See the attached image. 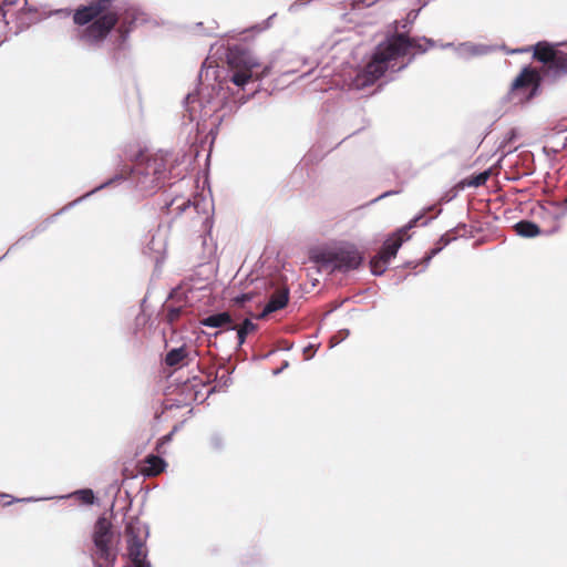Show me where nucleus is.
<instances>
[{
	"mask_svg": "<svg viewBox=\"0 0 567 567\" xmlns=\"http://www.w3.org/2000/svg\"><path fill=\"white\" fill-rule=\"evenodd\" d=\"M164 311H165V321L168 323V324H174L176 323L179 318L182 317L183 312H184V308L183 307H172V306H165L164 307Z\"/></svg>",
	"mask_w": 567,
	"mask_h": 567,
	"instance_id": "obj_20",
	"label": "nucleus"
},
{
	"mask_svg": "<svg viewBox=\"0 0 567 567\" xmlns=\"http://www.w3.org/2000/svg\"><path fill=\"white\" fill-rule=\"evenodd\" d=\"M143 463H144V465L141 468V472L143 475L148 476V477L159 475L161 473H163L165 471V467L167 465L166 462L162 457L154 455V454L147 455Z\"/></svg>",
	"mask_w": 567,
	"mask_h": 567,
	"instance_id": "obj_13",
	"label": "nucleus"
},
{
	"mask_svg": "<svg viewBox=\"0 0 567 567\" xmlns=\"http://www.w3.org/2000/svg\"><path fill=\"white\" fill-rule=\"evenodd\" d=\"M235 329L237 330L238 343L241 346L245 343L247 334L257 329V324L249 319H245L244 322L240 326H236Z\"/></svg>",
	"mask_w": 567,
	"mask_h": 567,
	"instance_id": "obj_19",
	"label": "nucleus"
},
{
	"mask_svg": "<svg viewBox=\"0 0 567 567\" xmlns=\"http://www.w3.org/2000/svg\"><path fill=\"white\" fill-rule=\"evenodd\" d=\"M327 260L333 264L334 269L347 271L361 265L362 255L354 246H347L329 252Z\"/></svg>",
	"mask_w": 567,
	"mask_h": 567,
	"instance_id": "obj_8",
	"label": "nucleus"
},
{
	"mask_svg": "<svg viewBox=\"0 0 567 567\" xmlns=\"http://www.w3.org/2000/svg\"><path fill=\"white\" fill-rule=\"evenodd\" d=\"M27 4V0H4L0 8L4 22L9 24L10 22L20 19V16L24 12Z\"/></svg>",
	"mask_w": 567,
	"mask_h": 567,
	"instance_id": "obj_11",
	"label": "nucleus"
},
{
	"mask_svg": "<svg viewBox=\"0 0 567 567\" xmlns=\"http://www.w3.org/2000/svg\"><path fill=\"white\" fill-rule=\"evenodd\" d=\"M188 357V351L186 346H182L179 348L172 349L166 353L165 363L168 367H176L181 364Z\"/></svg>",
	"mask_w": 567,
	"mask_h": 567,
	"instance_id": "obj_18",
	"label": "nucleus"
},
{
	"mask_svg": "<svg viewBox=\"0 0 567 567\" xmlns=\"http://www.w3.org/2000/svg\"><path fill=\"white\" fill-rule=\"evenodd\" d=\"M200 323L205 327L210 328H223L225 327L228 330H234L236 324H234L231 316L228 312H219L212 316H208L200 320Z\"/></svg>",
	"mask_w": 567,
	"mask_h": 567,
	"instance_id": "obj_14",
	"label": "nucleus"
},
{
	"mask_svg": "<svg viewBox=\"0 0 567 567\" xmlns=\"http://www.w3.org/2000/svg\"><path fill=\"white\" fill-rule=\"evenodd\" d=\"M127 551L134 567H151V563L146 559L147 549L145 544H132L127 546Z\"/></svg>",
	"mask_w": 567,
	"mask_h": 567,
	"instance_id": "obj_15",
	"label": "nucleus"
},
{
	"mask_svg": "<svg viewBox=\"0 0 567 567\" xmlns=\"http://www.w3.org/2000/svg\"><path fill=\"white\" fill-rule=\"evenodd\" d=\"M561 204V207L565 206L566 207V210H567V197L565 198V200Z\"/></svg>",
	"mask_w": 567,
	"mask_h": 567,
	"instance_id": "obj_28",
	"label": "nucleus"
},
{
	"mask_svg": "<svg viewBox=\"0 0 567 567\" xmlns=\"http://www.w3.org/2000/svg\"><path fill=\"white\" fill-rule=\"evenodd\" d=\"M136 19V12L132 9L125 10L117 22V33L120 35L121 42H124L132 30V25Z\"/></svg>",
	"mask_w": 567,
	"mask_h": 567,
	"instance_id": "obj_16",
	"label": "nucleus"
},
{
	"mask_svg": "<svg viewBox=\"0 0 567 567\" xmlns=\"http://www.w3.org/2000/svg\"><path fill=\"white\" fill-rule=\"evenodd\" d=\"M72 496L74 498H76L79 502H81L82 504H86V505H91L95 501L94 493L90 488L79 489V491L74 492Z\"/></svg>",
	"mask_w": 567,
	"mask_h": 567,
	"instance_id": "obj_21",
	"label": "nucleus"
},
{
	"mask_svg": "<svg viewBox=\"0 0 567 567\" xmlns=\"http://www.w3.org/2000/svg\"><path fill=\"white\" fill-rule=\"evenodd\" d=\"M565 213L561 210V204L551 202L547 206H540L538 217L546 225L544 235L551 236L557 234L561 228V219Z\"/></svg>",
	"mask_w": 567,
	"mask_h": 567,
	"instance_id": "obj_9",
	"label": "nucleus"
},
{
	"mask_svg": "<svg viewBox=\"0 0 567 567\" xmlns=\"http://www.w3.org/2000/svg\"><path fill=\"white\" fill-rule=\"evenodd\" d=\"M488 177H489V173L483 172V173H480L478 175L474 176L473 179L468 184L473 185V186H481L486 183Z\"/></svg>",
	"mask_w": 567,
	"mask_h": 567,
	"instance_id": "obj_23",
	"label": "nucleus"
},
{
	"mask_svg": "<svg viewBox=\"0 0 567 567\" xmlns=\"http://www.w3.org/2000/svg\"><path fill=\"white\" fill-rule=\"evenodd\" d=\"M125 534L127 537V546L138 543L145 544L146 542L147 530L137 518L131 519L126 524Z\"/></svg>",
	"mask_w": 567,
	"mask_h": 567,
	"instance_id": "obj_12",
	"label": "nucleus"
},
{
	"mask_svg": "<svg viewBox=\"0 0 567 567\" xmlns=\"http://www.w3.org/2000/svg\"><path fill=\"white\" fill-rule=\"evenodd\" d=\"M432 45L431 40L411 38L404 32H399L396 27L388 30L383 40L375 45L370 61L354 76L352 86L362 90L373 85L390 68H394L400 59L423 53Z\"/></svg>",
	"mask_w": 567,
	"mask_h": 567,
	"instance_id": "obj_1",
	"label": "nucleus"
},
{
	"mask_svg": "<svg viewBox=\"0 0 567 567\" xmlns=\"http://www.w3.org/2000/svg\"><path fill=\"white\" fill-rule=\"evenodd\" d=\"M227 64L230 82L239 87L262 79L269 72V68L262 66L250 51L238 45L228 50Z\"/></svg>",
	"mask_w": 567,
	"mask_h": 567,
	"instance_id": "obj_3",
	"label": "nucleus"
},
{
	"mask_svg": "<svg viewBox=\"0 0 567 567\" xmlns=\"http://www.w3.org/2000/svg\"><path fill=\"white\" fill-rule=\"evenodd\" d=\"M130 159L134 163L133 168L125 166L120 177L123 179L132 177L136 190L142 195H153L165 185L168 178V163L164 154H146L138 151L132 154Z\"/></svg>",
	"mask_w": 567,
	"mask_h": 567,
	"instance_id": "obj_2",
	"label": "nucleus"
},
{
	"mask_svg": "<svg viewBox=\"0 0 567 567\" xmlns=\"http://www.w3.org/2000/svg\"><path fill=\"white\" fill-rule=\"evenodd\" d=\"M514 229L517 235L525 238H534L539 235H544V230L540 227L529 220H520L515 224Z\"/></svg>",
	"mask_w": 567,
	"mask_h": 567,
	"instance_id": "obj_17",
	"label": "nucleus"
},
{
	"mask_svg": "<svg viewBox=\"0 0 567 567\" xmlns=\"http://www.w3.org/2000/svg\"><path fill=\"white\" fill-rule=\"evenodd\" d=\"M172 436H173V432L164 435L163 437H161L156 444V452L159 453V454H164L165 451H164V445L167 444L171 440H172Z\"/></svg>",
	"mask_w": 567,
	"mask_h": 567,
	"instance_id": "obj_24",
	"label": "nucleus"
},
{
	"mask_svg": "<svg viewBox=\"0 0 567 567\" xmlns=\"http://www.w3.org/2000/svg\"><path fill=\"white\" fill-rule=\"evenodd\" d=\"M419 219H412L385 239L380 251L370 260L373 275L380 276L386 270L390 260L396 256L402 244L410 238L409 230L415 226Z\"/></svg>",
	"mask_w": 567,
	"mask_h": 567,
	"instance_id": "obj_5",
	"label": "nucleus"
},
{
	"mask_svg": "<svg viewBox=\"0 0 567 567\" xmlns=\"http://www.w3.org/2000/svg\"><path fill=\"white\" fill-rule=\"evenodd\" d=\"M450 241L451 237L447 234L443 235L440 239V244H442L443 246L447 245Z\"/></svg>",
	"mask_w": 567,
	"mask_h": 567,
	"instance_id": "obj_26",
	"label": "nucleus"
},
{
	"mask_svg": "<svg viewBox=\"0 0 567 567\" xmlns=\"http://www.w3.org/2000/svg\"><path fill=\"white\" fill-rule=\"evenodd\" d=\"M113 532L111 522L102 516L99 517L94 525L93 543L96 548V556L105 564H111L115 560L116 555L112 549Z\"/></svg>",
	"mask_w": 567,
	"mask_h": 567,
	"instance_id": "obj_7",
	"label": "nucleus"
},
{
	"mask_svg": "<svg viewBox=\"0 0 567 567\" xmlns=\"http://www.w3.org/2000/svg\"><path fill=\"white\" fill-rule=\"evenodd\" d=\"M533 58L543 63L542 78L556 82L567 75V50L556 49L553 44L540 41L533 47Z\"/></svg>",
	"mask_w": 567,
	"mask_h": 567,
	"instance_id": "obj_4",
	"label": "nucleus"
},
{
	"mask_svg": "<svg viewBox=\"0 0 567 567\" xmlns=\"http://www.w3.org/2000/svg\"><path fill=\"white\" fill-rule=\"evenodd\" d=\"M442 249V246L437 247V248H434L431 250V254L430 256L427 257L429 259L432 258L434 255H436L440 250Z\"/></svg>",
	"mask_w": 567,
	"mask_h": 567,
	"instance_id": "obj_27",
	"label": "nucleus"
},
{
	"mask_svg": "<svg viewBox=\"0 0 567 567\" xmlns=\"http://www.w3.org/2000/svg\"><path fill=\"white\" fill-rule=\"evenodd\" d=\"M190 205H192L190 199H185V198H181V197H175L169 203V207L172 208V210L176 212L177 214H182Z\"/></svg>",
	"mask_w": 567,
	"mask_h": 567,
	"instance_id": "obj_22",
	"label": "nucleus"
},
{
	"mask_svg": "<svg viewBox=\"0 0 567 567\" xmlns=\"http://www.w3.org/2000/svg\"><path fill=\"white\" fill-rule=\"evenodd\" d=\"M289 301V289L284 287L275 290V292L270 296L268 303L265 306L262 312L258 316V318H265L271 312L280 310L287 306Z\"/></svg>",
	"mask_w": 567,
	"mask_h": 567,
	"instance_id": "obj_10",
	"label": "nucleus"
},
{
	"mask_svg": "<svg viewBox=\"0 0 567 567\" xmlns=\"http://www.w3.org/2000/svg\"><path fill=\"white\" fill-rule=\"evenodd\" d=\"M542 81V74L537 69L525 66L512 82L508 100L516 104L529 102L539 94Z\"/></svg>",
	"mask_w": 567,
	"mask_h": 567,
	"instance_id": "obj_6",
	"label": "nucleus"
},
{
	"mask_svg": "<svg viewBox=\"0 0 567 567\" xmlns=\"http://www.w3.org/2000/svg\"><path fill=\"white\" fill-rule=\"evenodd\" d=\"M254 298L252 293H243L236 298H234V303L243 307L246 302L250 301Z\"/></svg>",
	"mask_w": 567,
	"mask_h": 567,
	"instance_id": "obj_25",
	"label": "nucleus"
}]
</instances>
